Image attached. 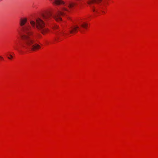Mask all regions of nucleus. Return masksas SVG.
Wrapping results in <instances>:
<instances>
[{"mask_svg":"<svg viewBox=\"0 0 158 158\" xmlns=\"http://www.w3.org/2000/svg\"><path fill=\"white\" fill-rule=\"evenodd\" d=\"M102 0H88L87 1V4L89 5H91L95 2H99L102 1Z\"/></svg>","mask_w":158,"mask_h":158,"instance_id":"nucleus-5","label":"nucleus"},{"mask_svg":"<svg viewBox=\"0 0 158 158\" xmlns=\"http://www.w3.org/2000/svg\"><path fill=\"white\" fill-rule=\"evenodd\" d=\"M27 22V19L26 18L20 19L18 31L21 34L20 37L23 41L21 42H16L13 46L14 49L20 54H23L24 51L26 50L35 52L41 48L40 46L36 43V41L41 37V35L38 34L35 37H32L33 32L31 26L29 24H26Z\"/></svg>","mask_w":158,"mask_h":158,"instance_id":"nucleus-1","label":"nucleus"},{"mask_svg":"<svg viewBox=\"0 0 158 158\" xmlns=\"http://www.w3.org/2000/svg\"><path fill=\"white\" fill-rule=\"evenodd\" d=\"M6 56L10 60H12L13 58L12 55L10 54L9 52L6 53Z\"/></svg>","mask_w":158,"mask_h":158,"instance_id":"nucleus-6","label":"nucleus"},{"mask_svg":"<svg viewBox=\"0 0 158 158\" xmlns=\"http://www.w3.org/2000/svg\"><path fill=\"white\" fill-rule=\"evenodd\" d=\"M30 23L32 27L33 28H36L43 35H45L50 31L49 29L45 27V24L44 21L40 18H37L35 22L31 20Z\"/></svg>","mask_w":158,"mask_h":158,"instance_id":"nucleus-3","label":"nucleus"},{"mask_svg":"<svg viewBox=\"0 0 158 158\" xmlns=\"http://www.w3.org/2000/svg\"><path fill=\"white\" fill-rule=\"evenodd\" d=\"M3 60V58L2 56H0V60Z\"/></svg>","mask_w":158,"mask_h":158,"instance_id":"nucleus-7","label":"nucleus"},{"mask_svg":"<svg viewBox=\"0 0 158 158\" xmlns=\"http://www.w3.org/2000/svg\"><path fill=\"white\" fill-rule=\"evenodd\" d=\"M91 10L94 16L104 14L106 13V7H99L97 5H95L91 6Z\"/></svg>","mask_w":158,"mask_h":158,"instance_id":"nucleus-4","label":"nucleus"},{"mask_svg":"<svg viewBox=\"0 0 158 158\" xmlns=\"http://www.w3.org/2000/svg\"><path fill=\"white\" fill-rule=\"evenodd\" d=\"M88 27V24L86 22L85 19H80L76 21L75 24L69 30L68 33H66L61 31L57 25H53L52 27L54 31L53 33L56 35V40L58 41L62 40L64 37L70 34H74L76 33L78 31L81 32H84L85 30H87Z\"/></svg>","mask_w":158,"mask_h":158,"instance_id":"nucleus-2","label":"nucleus"}]
</instances>
